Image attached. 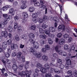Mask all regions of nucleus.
I'll return each instance as SVG.
<instances>
[{
	"mask_svg": "<svg viewBox=\"0 0 77 77\" xmlns=\"http://www.w3.org/2000/svg\"><path fill=\"white\" fill-rule=\"evenodd\" d=\"M61 51L59 52V54L60 55H62V56H66V52L64 51Z\"/></svg>",
	"mask_w": 77,
	"mask_h": 77,
	"instance_id": "16",
	"label": "nucleus"
},
{
	"mask_svg": "<svg viewBox=\"0 0 77 77\" xmlns=\"http://www.w3.org/2000/svg\"><path fill=\"white\" fill-rule=\"evenodd\" d=\"M65 40L64 39L62 38L60 40L59 42V44L60 45H63L65 43Z\"/></svg>",
	"mask_w": 77,
	"mask_h": 77,
	"instance_id": "18",
	"label": "nucleus"
},
{
	"mask_svg": "<svg viewBox=\"0 0 77 77\" xmlns=\"http://www.w3.org/2000/svg\"><path fill=\"white\" fill-rule=\"evenodd\" d=\"M68 56L69 57H68V58H69V59L70 58V59H72V58H74V57H76V56L75 55L72 56V54H71L70 53H69L68 54Z\"/></svg>",
	"mask_w": 77,
	"mask_h": 77,
	"instance_id": "26",
	"label": "nucleus"
},
{
	"mask_svg": "<svg viewBox=\"0 0 77 77\" xmlns=\"http://www.w3.org/2000/svg\"><path fill=\"white\" fill-rule=\"evenodd\" d=\"M66 63L65 65V67L67 69L69 68L70 65L71 64V61L68 57H67L66 59Z\"/></svg>",
	"mask_w": 77,
	"mask_h": 77,
	"instance_id": "4",
	"label": "nucleus"
},
{
	"mask_svg": "<svg viewBox=\"0 0 77 77\" xmlns=\"http://www.w3.org/2000/svg\"><path fill=\"white\" fill-rule=\"evenodd\" d=\"M35 72L33 75V76L34 77H37L38 75V73L39 72V70L38 69H35Z\"/></svg>",
	"mask_w": 77,
	"mask_h": 77,
	"instance_id": "10",
	"label": "nucleus"
},
{
	"mask_svg": "<svg viewBox=\"0 0 77 77\" xmlns=\"http://www.w3.org/2000/svg\"><path fill=\"white\" fill-rule=\"evenodd\" d=\"M54 72L55 73H57V74H59L60 72V70L57 68L54 69Z\"/></svg>",
	"mask_w": 77,
	"mask_h": 77,
	"instance_id": "27",
	"label": "nucleus"
},
{
	"mask_svg": "<svg viewBox=\"0 0 77 77\" xmlns=\"http://www.w3.org/2000/svg\"><path fill=\"white\" fill-rule=\"evenodd\" d=\"M32 19L33 22L36 23H37L38 21V19H37V17H38V14L36 13H33L32 14Z\"/></svg>",
	"mask_w": 77,
	"mask_h": 77,
	"instance_id": "7",
	"label": "nucleus"
},
{
	"mask_svg": "<svg viewBox=\"0 0 77 77\" xmlns=\"http://www.w3.org/2000/svg\"><path fill=\"white\" fill-rule=\"evenodd\" d=\"M29 64V62L26 61V64L25 66V67L26 69H27L28 68H29V65H28V64Z\"/></svg>",
	"mask_w": 77,
	"mask_h": 77,
	"instance_id": "39",
	"label": "nucleus"
},
{
	"mask_svg": "<svg viewBox=\"0 0 77 77\" xmlns=\"http://www.w3.org/2000/svg\"><path fill=\"white\" fill-rule=\"evenodd\" d=\"M23 3L22 4V5L21 6V8L22 9H26V8H27V6H26V2L24 1L23 2Z\"/></svg>",
	"mask_w": 77,
	"mask_h": 77,
	"instance_id": "11",
	"label": "nucleus"
},
{
	"mask_svg": "<svg viewBox=\"0 0 77 77\" xmlns=\"http://www.w3.org/2000/svg\"><path fill=\"white\" fill-rule=\"evenodd\" d=\"M45 76L46 77H51V73H46L45 74Z\"/></svg>",
	"mask_w": 77,
	"mask_h": 77,
	"instance_id": "35",
	"label": "nucleus"
},
{
	"mask_svg": "<svg viewBox=\"0 0 77 77\" xmlns=\"http://www.w3.org/2000/svg\"><path fill=\"white\" fill-rule=\"evenodd\" d=\"M48 26L46 25V24H43L42 25V28L43 29H45V28H47Z\"/></svg>",
	"mask_w": 77,
	"mask_h": 77,
	"instance_id": "47",
	"label": "nucleus"
},
{
	"mask_svg": "<svg viewBox=\"0 0 77 77\" xmlns=\"http://www.w3.org/2000/svg\"><path fill=\"white\" fill-rule=\"evenodd\" d=\"M14 19L16 21H18L19 20V17L17 16H15L14 17Z\"/></svg>",
	"mask_w": 77,
	"mask_h": 77,
	"instance_id": "45",
	"label": "nucleus"
},
{
	"mask_svg": "<svg viewBox=\"0 0 77 77\" xmlns=\"http://www.w3.org/2000/svg\"><path fill=\"white\" fill-rule=\"evenodd\" d=\"M5 56L6 57L8 58V57H10V54L8 53H5Z\"/></svg>",
	"mask_w": 77,
	"mask_h": 77,
	"instance_id": "46",
	"label": "nucleus"
},
{
	"mask_svg": "<svg viewBox=\"0 0 77 77\" xmlns=\"http://www.w3.org/2000/svg\"><path fill=\"white\" fill-rule=\"evenodd\" d=\"M13 69L14 71L15 72H17V69H18V67L16 65L13 64L12 66Z\"/></svg>",
	"mask_w": 77,
	"mask_h": 77,
	"instance_id": "15",
	"label": "nucleus"
},
{
	"mask_svg": "<svg viewBox=\"0 0 77 77\" xmlns=\"http://www.w3.org/2000/svg\"><path fill=\"white\" fill-rule=\"evenodd\" d=\"M25 74V75H26V77H30V74L28 73H25L24 74Z\"/></svg>",
	"mask_w": 77,
	"mask_h": 77,
	"instance_id": "63",
	"label": "nucleus"
},
{
	"mask_svg": "<svg viewBox=\"0 0 77 77\" xmlns=\"http://www.w3.org/2000/svg\"><path fill=\"white\" fill-rule=\"evenodd\" d=\"M40 71L42 73H46L47 72V70L45 69V68H44V67H42L40 69Z\"/></svg>",
	"mask_w": 77,
	"mask_h": 77,
	"instance_id": "19",
	"label": "nucleus"
},
{
	"mask_svg": "<svg viewBox=\"0 0 77 77\" xmlns=\"http://www.w3.org/2000/svg\"><path fill=\"white\" fill-rule=\"evenodd\" d=\"M58 65L60 66V69H63V68H64V65L62 64H61Z\"/></svg>",
	"mask_w": 77,
	"mask_h": 77,
	"instance_id": "42",
	"label": "nucleus"
},
{
	"mask_svg": "<svg viewBox=\"0 0 77 77\" xmlns=\"http://www.w3.org/2000/svg\"><path fill=\"white\" fill-rule=\"evenodd\" d=\"M18 47V45H17L13 44V45H11V50H14L15 48H16Z\"/></svg>",
	"mask_w": 77,
	"mask_h": 77,
	"instance_id": "21",
	"label": "nucleus"
},
{
	"mask_svg": "<svg viewBox=\"0 0 77 77\" xmlns=\"http://www.w3.org/2000/svg\"><path fill=\"white\" fill-rule=\"evenodd\" d=\"M4 23H0V28L1 29H3V28L4 27H5V23H4V22H3Z\"/></svg>",
	"mask_w": 77,
	"mask_h": 77,
	"instance_id": "33",
	"label": "nucleus"
},
{
	"mask_svg": "<svg viewBox=\"0 0 77 77\" xmlns=\"http://www.w3.org/2000/svg\"><path fill=\"white\" fill-rule=\"evenodd\" d=\"M21 54H22V53L21 52H18L17 54V57L18 59L20 58V57H21Z\"/></svg>",
	"mask_w": 77,
	"mask_h": 77,
	"instance_id": "31",
	"label": "nucleus"
},
{
	"mask_svg": "<svg viewBox=\"0 0 77 77\" xmlns=\"http://www.w3.org/2000/svg\"><path fill=\"white\" fill-rule=\"evenodd\" d=\"M37 67L39 69H41L43 67L42 64L40 63L37 64Z\"/></svg>",
	"mask_w": 77,
	"mask_h": 77,
	"instance_id": "32",
	"label": "nucleus"
},
{
	"mask_svg": "<svg viewBox=\"0 0 77 77\" xmlns=\"http://www.w3.org/2000/svg\"><path fill=\"white\" fill-rule=\"evenodd\" d=\"M3 16L4 18H5L4 20V23L6 25L8 24V21H9L10 20L9 16L8 17V15L7 14H3Z\"/></svg>",
	"mask_w": 77,
	"mask_h": 77,
	"instance_id": "2",
	"label": "nucleus"
},
{
	"mask_svg": "<svg viewBox=\"0 0 77 77\" xmlns=\"http://www.w3.org/2000/svg\"><path fill=\"white\" fill-rule=\"evenodd\" d=\"M42 59L45 61H47L48 60V57L46 56V55H44L42 56Z\"/></svg>",
	"mask_w": 77,
	"mask_h": 77,
	"instance_id": "22",
	"label": "nucleus"
},
{
	"mask_svg": "<svg viewBox=\"0 0 77 77\" xmlns=\"http://www.w3.org/2000/svg\"><path fill=\"white\" fill-rule=\"evenodd\" d=\"M22 15L24 18H25L24 20H25V18H27L28 17H29L27 12H23L22 13Z\"/></svg>",
	"mask_w": 77,
	"mask_h": 77,
	"instance_id": "12",
	"label": "nucleus"
},
{
	"mask_svg": "<svg viewBox=\"0 0 77 77\" xmlns=\"http://www.w3.org/2000/svg\"><path fill=\"white\" fill-rule=\"evenodd\" d=\"M30 51L31 53H33V54L34 55H35L36 57H37V58H39V57H41V53H34V50H35V48H31L30 49Z\"/></svg>",
	"mask_w": 77,
	"mask_h": 77,
	"instance_id": "1",
	"label": "nucleus"
},
{
	"mask_svg": "<svg viewBox=\"0 0 77 77\" xmlns=\"http://www.w3.org/2000/svg\"><path fill=\"white\" fill-rule=\"evenodd\" d=\"M54 72V69L53 68H51L50 70V72H51V73H53V72Z\"/></svg>",
	"mask_w": 77,
	"mask_h": 77,
	"instance_id": "56",
	"label": "nucleus"
},
{
	"mask_svg": "<svg viewBox=\"0 0 77 77\" xmlns=\"http://www.w3.org/2000/svg\"><path fill=\"white\" fill-rule=\"evenodd\" d=\"M49 31L48 30L45 29V33L46 35H48L50 33V32H53V33L54 32L56 31V29L54 27H51L49 28Z\"/></svg>",
	"mask_w": 77,
	"mask_h": 77,
	"instance_id": "3",
	"label": "nucleus"
},
{
	"mask_svg": "<svg viewBox=\"0 0 77 77\" xmlns=\"http://www.w3.org/2000/svg\"><path fill=\"white\" fill-rule=\"evenodd\" d=\"M72 38L71 37L69 38L68 40V42H71V41H72Z\"/></svg>",
	"mask_w": 77,
	"mask_h": 77,
	"instance_id": "59",
	"label": "nucleus"
},
{
	"mask_svg": "<svg viewBox=\"0 0 77 77\" xmlns=\"http://www.w3.org/2000/svg\"><path fill=\"white\" fill-rule=\"evenodd\" d=\"M8 32L6 31H2L1 33L2 36H3V37H4L5 38H7L8 36Z\"/></svg>",
	"mask_w": 77,
	"mask_h": 77,
	"instance_id": "8",
	"label": "nucleus"
},
{
	"mask_svg": "<svg viewBox=\"0 0 77 77\" xmlns=\"http://www.w3.org/2000/svg\"><path fill=\"white\" fill-rule=\"evenodd\" d=\"M63 37L64 38H69V35L67 34H64L63 35Z\"/></svg>",
	"mask_w": 77,
	"mask_h": 77,
	"instance_id": "48",
	"label": "nucleus"
},
{
	"mask_svg": "<svg viewBox=\"0 0 77 77\" xmlns=\"http://www.w3.org/2000/svg\"><path fill=\"white\" fill-rule=\"evenodd\" d=\"M35 6H39L40 5V3L38 2H36L34 4Z\"/></svg>",
	"mask_w": 77,
	"mask_h": 77,
	"instance_id": "37",
	"label": "nucleus"
},
{
	"mask_svg": "<svg viewBox=\"0 0 77 77\" xmlns=\"http://www.w3.org/2000/svg\"><path fill=\"white\" fill-rule=\"evenodd\" d=\"M22 61L23 62H25V57L23 56H22Z\"/></svg>",
	"mask_w": 77,
	"mask_h": 77,
	"instance_id": "60",
	"label": "nucleus"
},
{
	"mask_svg": "<svg viewBox=\"0 0 77 77\" xmlns=\"http://www.w3.org/2000/svg\"><path fill=\"white\" fill-rule=\"evenodd\" d=\"M12 44V41L11 40H8L7 42H4L2 43V47L3 48H6L7 47V44L11 45Z\"/></svg>",
	"mask_w": 77,
	"mask_h": 77,
	"instance_id": "6",
	"label": "nucleus"
},
{
	"mask_svg": "<svg viewBox=\"0 0 77 77\" xmlns=\"http://www.w3.org/2000/svg\"><path fill=\"white\" fill-rule=\"evenodd\" d=\"M9 38H12V35L11 33H9L8 35Z\"/></svg>",
	"mask_w": 77,
	"mask_h": 77,
	"instance_id": "64",
	"label": "nucleus"
},
{
	"mask_svg": "<svg viewBox=\"0 0 77 77\" xmlns=\"http://www.w3.org/2000/svg\"><path fill=\"white\" fill-rule=\"evenodd\" d=\"M40 37L41 38H42L43 39H45L47 38V36L45 35H40Z\"/></svg>",
	"mask_w": 77,
	"mask_h": 77,
	"instance_id": "28",
	"label": "nucleus"
},
{
	"mask_svg": "<svg viewBox=\"0 0 77 77\" xmlns=\"http://www.w3.org/2000/svg\"><path fill=\"white\" fill-rule=\"evenodd\" d=\"M61 47V46L60 45L56 46L55 47V50L57 52V53H58L59 54V53L61 52L60 51H62V50H59V49H60V48Z\"/></svg>",
	"mask_w": 77,
	"mask_h": 77,
	"instance_id": "9",
	"label": "nucleus"
},
{
	"mask_svg": "<svg viewBox=\"0 0 77 77\" xmlns=\"http://www.w3.org/2000/svg\"><path fill=\"white\" fill-rule=\"evenodd\" d=\"M39 32L40 33H42V34H44V30L42 28H40L39 29Z\"/></svg>",
	"mask_w": 77,
	"mask_h": 77,
	"instance_id": "43",
	"label": "nucleus"
},
{
	"mask_svg": "<svg viewBox=\"0 0 77 77\" xmlns=\"http://www.w3.org/2000/svg\"><path fill=\"white\" fill-rule=\"evenodd\" d=\"M8 29L9 31V32H10V33L11 32H12V30H13V28H12V27L11 26H9L8 27Z\"/></svg>",
	"mask_w": 77,
	"mask_h": 77,
	"instance_id": "24",
	"label": "nucleus"
},
{
	"mask_svg": "<svg viewBox=\"0 0 77 77\" xmlns=\"http://www.w3.org/2000/svg\"><path fill=\"white\" fill-rule=\"evenodd\" d=\"M36 27L35 25H32L31 26L30 28L32 30H35V28H36Z\"/></svg>",
	"mask_w": 77,
	"mask_h": 77,
	"instance_id": "44",
	"label": "nucleus"
},
{
	"mask_svg": "<svg viewBox=\"0 0 77 77\" xmlns=\"http://www.w3.org/2000/svg\"><path fill=\"white\" fill-rule=\"evenodd\" d=\"M57 65H59L60 64H62V60L60 59H57Z\"/></svg>",
	"mask_w": 77,
	"mask_h": 77,
	"instance_id": "29",
	"label": "nucleus"
},
{
	"mask_svg": "<svg viewBox=\"0 0 77 77\" xmlns=\"http://www.w3.org/2000/svg\"><path fill=\"white\" fill-rule=\"evenodd\" d=\"M75 47L74 46V45H73L71 47V49L72 50H75Z\"/></svg>",
	"mask_w": 77,
	"mask_h": 77,
	"instance_id": "61",
	"label": "nucleus"
},
{
	"mask_svg": "<svg viewBox=\"0 0 77 77\" xmlns=\"http://www.w3.org/2000/svg\"><path fill=\"white\" fill-rule=\"evenodd\" d=\"M15 38L16 41H18L20 40V38L19 36L18 35H16L15 36Z\"/></svg>",
	"mask_w": 77,
	"mask_h": 77,
	"instance_id": "34",
	"label": "nucleus"
},
{
	"mask_svg": "<svg viewBox=\"0 0 77 77\" xmlns=\"http://www.w3.org/2000/svg\"><path fill=\"white\" fill-rule=\"evenodd\" d=\"M42 51L43 53H46L47 49L45 48H42Z\"/></svg>",
	"mask_w": 77,
	"mask_h": 77,
	"instance_id": "51",
	"label": "nucleus"
},
{
	"mask_svg": "<svg viewBox=\"0 0 77 77\" xmlns=\"http://www.w3.org/2000/svg\"><path fill=\"white\" fill-rule=\"evenodd\" d=\"M23 65H19L18 67V68L19 69H20V70H22V69H23Z\"/></svg>",
	"mask_w": 77,
	"mask_h": 77,
	"instance_id": "41",
	"label": "nucleus"
},
{
	"mask_svg": "<svg viewBox=\"0 0 77 77\" xmlns=\"http://www.w3.org/2000/svg\"><path fill=\"white\" fill-rule=\"evenodd\" d=\"M18 28V23L16 22L14 23V29H15Z\"/></svg>",
	"mask_w": 77,
	"mask_h": 77,
	"instance_id": "36",
	"label": "nucleus"
},
{
	"mask_svg": "<svg viewBox=\"0 0 77 77\" xmlns=\"http://www.w3.org/2000/svg\"><path fill=\"white\" fill-rule=\"evenodd\" d=\"M29 41L31 43L33 44V46L35 48H38L39 46V44L37 42H35L33 39H29Z\"/></svg>",
	"mask_w": 77,
	"mask_h": 77,
	"instance_id": "5",
	"label": "nucleus"
},
{
	"mask_svg": "<svg viewBox=\"0 0 77 77\" xmlns=\"http://www.w3.org/2000/svg\"><path fill=\"white\" fill-rule=\"evenodd\" d=\"M48 42L50 44H53V41L51 38H49L48 39Z\"/></svg>",
	"mask_w": 77,
	"mask_h": 77,
	"instance_id": "50",
	"label": "nucleus"
},
{
	"mask_svg": "<svg viewBox=\"0 0 77 77\" xmlns=\"http://www.w3.org/2000/svg\"><path fill=\"white\" fill-rule=\"evenodd\" d=\"M44 21V20L42 19H40L39 20L38 22L39 23H42Z\"/></svg>",
	"mask_w": 77,
	"mask_h": 77,
	"instance_id": "58",
	"label": "nucleus"
},
{
	"mask_svg": "<svg viewBox=\"0 0 77 77\" xmlns=\"http://www.w3.org/2000/svg\"><path fill=\"white\" fill-rule=\"evenodd\" d=\"M50 66H55V64H54V63L53 62H51L50 63Z\"/></svg>",
	"mask_w": 77,
	"mask_h": 77,
	"instance_id": "57",
	"label": "nucleus"
},
{
	"mask_svg": "<svg viewBox=\"0 0 77 77\" xmlns=\"http://www.w3.org/2000/svg\"><path fill=\"white\" fill-rule=\"evenodd\" d=\"M35 8L33 7H30L29 9V11L30 12H33Z\"/></svg>",
	"mask_w": 77,
	"mask_h": 77,
	"instance_id": "30",
	"label": "nucleus"
},
{
	"mask_svg": "<svg viewBox=\"0 0 77 77\" xmlns=\"http://www.w3.org/2000/svg\"><path fill=\"white\" fill-rule=\"evenodd\" d=\"M62 36V33H58L57 35V37L58 38H61Z\"/></svg>",
	"mask_w": 77,
	"mask_h": 77,
	"instance_id": "52",
	"label": "nucleus"
},
{
	"mask_svg": "<svg viewBox=\"0 0 77 77\" xmlns=\"http://www.w3.org/2000/svg\"><path fill=\"white\" fill-rule=\"evenodd\" d=\"M15 11H14V9L11 8L9 10V14H11V16H14L15 14Z\"/></svg>",
	"mask_w": 77,
	"mask_h": 77,
	"instance_id": "14",
	"label": "nucleus"
},
{
	"mask_svg": "<svg viewBox=\"0 0 77 77\" xmlns=\"http://www.w3.org/2000/svg\"><path fill=\"white\" fill-rule=\"evenodd\" d=\"M53 57H54V58H57L58 57V55L56 54H54L53 55Z\"/></svg>",
	"mask_w": 77,
	"mask_h": 77,
	"instance_id": "49",
	"label": "nucleus"
},
{
	"mask_svg": "<svg viewBox=\"0 0 77 77\" xmlns=\"http://www.w3.org/2000/svg\"><path fill=\"white\" fill-rule=\"evenodd\" d=\"M45 48L47 50H50V46L48 45H45Z\"/></svg>",
	"mask_w": 77,
	"mask_h": 77,
	"instance_id": "38",
	"label": "nucleus"
},
{
	"mask_svg": "<svg viewBox=\"0 0 77 77\" xmlns=\"http://www.w3.org/2000/svg\"><path fill=\"white\" fill-rule=\"evenodd\" d=\"M29 36L30 38V39H31L32 38H34L35 37V35H34V34L32 33H31L29 35Z\"/></svg>",
	"mask_w": 77,
	"mask_h": 77,
	"instance_id": "25",
	"label": "nucleus"
},
{
	"mask_svg": "<svg viewBox=\"0 0 77 77\" xmlns=\"http://www.w3.org/2000/svg\"><path fill=\"white\" fill-rule=\"evenodd\" d=\"M17 30L19 32H23L24 31V29L21 26H19L17 27Z\"/></svg>",
	"mask_w": 77,
	"mask_h": 77,
	"instance_id": "17",
	"label": "nucleus"
},
{
	"mask_svg": "<svg viewBox=\"0 0 77 77\" xmlns=\"http://www.w3.org/2000/svg\"><path fill=\"white\" fill-rule=\"evenodd\" d=\"M48 35L49 36H50V37H51V38H53L54 37V35L50 33V32L49 34H48Z\"/></svg>",
	"mask_w": 77,
	"mask_h": 77,
	"instance_id": "53",
	"label": "nucleus"
},
{
	"mask_svg": "<svg viewBox=\"0 0 77 77\" xmlns=\"http://www.w3.org/2000/svg\"><path fill=\"white\" fill-rule=\"evenodd\" d=\"M58 29L59 31H60L61 30H62V26L61 25H60L58 27Z\"/></svg>",
	"mask_w": 77,
	"mask_h": 77,
	"instance_id": "55",
	"label": "nucleus"
},
{
	"mask_svg": "<svg viewBox=\"0 0 77 77\" xmlns=\"http://www.w3.org/2000/svg\"><path fill=\"white\" fill-rule=\"evenodd\" d=\"M11 6L10 5H7L5 6H4L2 8V10L3 11H6L8 9V8H10Z\"/></svg>",
	"mask_w": 77,
	"mask_h": 77,
	"instance_id": "13",
	"label": "nucleus"
},
{
	"mask_svg": "<svg viewBox=\"0 0 77 77\" xmlns=\"http://www.w3.org/2000/svg\"><path fill=\"white\" fill-rule=\"evenodd\" d=\"M68 47H69L68 45H65L64 47V50H68Z\"/></svg>",
	"mask_w": 77,
	"mask_h": 77,
	"instance_id": "40",
	"label": "nucleus"
},
{
	"mask_svg": "<svg viewBox=\"0 0 77 77\" xmlns=\"http://www.w3.org/2000/svg\"><path fill=\"white\" fill-rule=\"evenodd\" d=\"M67 74H71H71H72V71L71 70H68L67 72Z\"/></svg>",
	"mask_w": 77,
	"mask_h": 77,
	"instance_id": "62",
	"label": "nucleus"
},
{
	"mask_svg": "<svg viewBox=\"0 0 77 77\" xmlns=\"http://www.w3.org/2000/svg\"><path fill=\"white\" fill-rule=\"evenodd\" d=\"M45 68L47 70H49L50 69V66L48 64L46 63L45 65Z\"/></svg>",
	"mask_w": 77,
	"mask_h": 77,
	"instance_id": "23",
	"label": "nucleus"
},
{
	"mask_svg": "<svg viewBox=\"0 0 77 77\" xmlns=\"http://www.w3.org/2000/svg\"><path fill=\"white\" fill-rule=\"evenodd\" d=\"M25 73H26V72H25V71H23L22 72H19L18 74L19 75H20L21 77H23V76H25Z\"/></svg>",
	"mask_w": 77,
	"mask_h": 77,
	"instance_id": "20",
	"label": "nucleus"
},
{
	"mask_svg": "<svg viewBox=\"0 0 77 77\" xmlns=\"http://www.w3.org/2000/svg\"><path fill=\"white\" fill-rule=\"evenodd\" d=\"M2 8H0V18H2Z\"/></svg>",
	"mask_w": 77,
	"mask_h": 77,
	"instance_id": "54",
	"label": "nucleus"
}]
</instances>
